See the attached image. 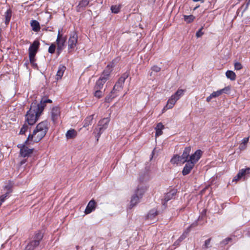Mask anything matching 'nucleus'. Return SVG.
Instances as JSON below:
<instances>
[{"mask_svg":"<svg viewBox=\"0 0 250 250\" xmlns=\"http://www.w3.org/2000/svg\"><path fill=\"white\" fill-rule=\"evenodd\" d=\"M60 109L58 107H54L51 111V118L52 121L55 122L60 116Z\"/></svg>","mask_w":250,"mask_h":250,"instance_id":"obj_19","label":"nucleus"},{"mask_svg":"<svg viewBox=\"0 0 250 250\" xmlns=\"http://www.w3.org/2000/svg\"><path fill=\"white\" fill-rule=\"evenodd\" d=\"M128 72L124 73L119 79L117 82L114 85L112 90L105 99L106 102H108L118 95V93L123 89L125 80L128 77Z\"/></svg>","mask_w":250,"mask_h":250,"instance_id":"obj_2","label":"nucleus"},{"mask_svg":"<svg viewBox=\"0 0 250 250\" xmlns=\"http://www.w3.org/2000/svg\"><path fill=\"white\" fill-rule=\"evenodd\" d=\"M96 206V203L95 201V200L93 199L90 200L87 206L86 207V208L84 211V213L86 214L90 213L92 211H93V210H94L95 209Z\"/></svg>","mask_w":250,"mask_h":250,"instance_id":"obj_16","label":"nucleus"},{"mask_svg":"<svg viewBox=\"0 0 250 250\" xmlns=\"http://www.w3.org/2000/svg\"><path fill=\"white\" fill-rule=\"evenodd\" d=\"M26 162V159H23L22 160V161H21L20 164V166H22V165H23L24 164H25Z\"/></svg>","mask_w":250,"mask_h":250,"instance_id":"obj_52","label":"nucleus"},{"mask_svg":"<svg viewBox=\"0 0 250 250\" xmlns=\"http://www.w3.org/2000/svg\"><path fill=\"white\" fill-rule=\"evenodd\" d=\"M52 103V101L50 99H42L40 103L39 104L37 103L38 105H39V107H42V111H43V109L44 108V107L46 105V103Z\"/></svg>","mask_w":250,"mask_h":250,"instance_id":"obj_29","label":"nucleus"},{"mask_svg":"<svg viewBox=\"0 0 250 250\" xmlns=\"http://www.w3.org/2000/svg\"><path fill=\"white\" fill-rule=\"evenodd\" d=\"M151 70L154 72H158L161 71V68L157 65H154L151 67Z\"/></svg>","mask_w":250,"mask_h":250,"instance_id":"obj_45","label":"nucleus"},{"mask_svg":"<svg viewBox=\"0 0 250 250\" xmlns=\"http://www.w3.org/2000/svg\"><path fill=\"white\" fill-rule=\"evenodd\" d=\"M56 49V45L52 43L50 45L48 48V52L51 54H53L55 52Z\"/></svg>","mask_w":250,"mask_h":250,"instance_id":"obj_42","label":"nucleus"},{"mask_svg":"<svg viewBox=\"0 0 250 250\" xmlns=\"http://www.w3.org/2000/svg\"><path fill=\"white\" fill-rule=\"evenodd\" d=\"M164 128V125L162 123H159L157 124L156 127L155 128L156 130L155 135L156 137L161 135L163 134L162 130Z\"/></svg>","mask_w":250,"mask_h":250,"instance_id":"obj_24","label":"nucleus"},{"mask_svg":"<svg viewBox=\"0 0 250 250\" xmlns=\"http://www.w3.org/2000/svg\"><path fill=\"white\" fill-rule=\"evenodd\" d=\"M235 70H239L243 68L242 64L239 62H235L234 64Z\"/></svg>","mask_w":250,"mask_h":250,"instance_id":"obj_41","label":"nucleus"},{"mask_svg":"<svg viewBox=\"0 0 250 250\" xmlns=\"http://www.w3.org/2000/svg\"><path fill=\"white\" fill-rule=\"evenodd\" d=\"M240 147L241 149H244L246 148V146H244L242 144L240 145Z\"/></svg>","mask_w":250,"mask_h":250,"instance_id":"obj_54","label":"nucleus"},{"mask_svg":"<svg viewBox=\"0 0 250 250\" xmlns=\"http://www.w3.org/2000/svg\"><path fill=\"white\" fill-rule=\"evenodd\" d=\"M76 249H77V250H78V249H79V246H77L76 247Z\"/></svg>","mask_w":250,"mask_h":250,"instance_id":"obj_58","label":"nucleus"},{"mask_svg":"<svg viewBox=\"0 0 250 250\" xmlns=\"http://www.w3.org/2000/svg\"><path fill=\"white\" fill-rule=\"evenodd\" d=\"M157 215V211L154 209L150 210L147 214V217L152 219Z\"/></svg>","mask_w":250,"mask_h":250,"instance_id":"obj_37","label":"nucleus"},{"mask_svg":"<svg viewBox=\"0 0 250 250\" xmlns=\"http://www.w3.org/2000/svg\"><path fill=\"white\" fill-rule=\"evenodd\" d=\"M226 76L227 78L230 79L231 81H234L236 79V74L232 71L228 70L226 72Z\"/></svg>","mask_w":250,"mask_h":250,"instance_id":"obj_28","label":"nucleus"},{"mask_svg":"<svg viewBox=\"0 0 250 250\" xmlns=\"http://www.w3.org/2000/svg\"><path fill=\"white\" fill-rule=\"evenodd\" d=\"M213 98V97H211V94L207 98V99H206V101L208 102H209L210 101L211 99Z\"/></svg>","mask_w":250,"mask_h":250,"instance_id":"obj_51","label":"nucleus"},{"mask_svg":"<svg viewBox=\"0 0 250 250\" xmlns=\"http://www.w3.org/2000/svg\"><path fill=\"white\" fill-rule=\"evenodd\" d=\"M194 2L201 1V2H204V0H193Z\"/></svg>","mask_w":250,"mask_h":250,"instance_id":"obj_55","label":"nucleus"},{"mask_svg":"<svg viewBox=\"0 0 250 250\" xmlns=\"http://www.w3.org/2000/svg\"><path fill=\"white\" fill-rule=\"evenodd\" d=\"M101 89H94L95 91L94 92V96L95 97L99 99L103 97L104 93L102 91H101Z\"/></svg>","mask_w":250,"mask_h":250,"instance_id":"obj_36","label":"nucleus"},{"mask_svg":"<svg viewBox=\"0 0 250 250\" xmlns=\"http://www.w3.org/2000/svg\"><path fill=\"white\" fill-rule=\"evenodd\" d=\"M36 128L37 130L41 131L46 134L49 128V123L46 121H42L37 125Z\"/></svg>","mask_w":250,"mask_h":250,"instance_id":"obj_12","label":"nucleus"},{"mask_svg":"<svg viewBox=\"0 0 250 250\" xmlns=\"http://www.w3.org/2000/svg\"><path fill=\"white\" fill-rule=\"evenodd\" d=\"M42 112V107H39L37 103H32L25 116V122L28 125H34Z\"/></svg>","mask_w":250,"mask_h":250,"instance_id":"obj_1","label":"nucleus"},{"mask_svg":"<svg viewBox=\"0 0 250 250\" xmlns=\"http://www.w3.org/2000/svg\"><path fill=\"white\" fill-rule=\"evenodd\" d=\"M170 162L173 164H178L179 162L183 163V160L180 158V156L176 155L171 158Z\"/></svg>","mask_w":250,"mask_h":250,"instance_id":"obj_32","label":"nucleus"},{"mask_svg":"<svg viewBox=\"0 0 250 250\" xmlns=\"http://www.w3.org/2000/svg\"><path fill=\"white\" fill-rule=\"evenodd\" d=\"M184 19L187 23H189L192 22L194 20L195 17L192 15H190L188 16L185 15L184 16Z\"/></svg>","mask_w":250,"mask_h":250,"instance_id":"obj_33","label":"nucleus"},{"mask_svg":"<svg viewBox=\"0 0 250 250\" xmlns=\"http://www.w3.org/2000/svg\"><path fill=\"white\" fill-rule=\"evenodd\" d=\"M42 238V233L40 231L37 232L34 236V240L29 243L26 246L25 250H34L39 245Z\"/></svg>","mask_w":250,"mask_h":250,"instance_id":"obj_3","label":"nucleus"},{"mask_svg":"<svg viewBox=\"0 0 250 250\" xmlns=\"http://www.w3.org/2000/svg\"><path fill=\"white\" fill-rule=\"evenodd\" d=\"M27 123H25V124L22 125V127L21 129V130L20 131V134H24L26 131H27V130L29 128L28 125L26 124Z\"/></svg>","mask_w":250,"mask_h":250,"instance_id":"obj_39","label":"nucleus"},{"mask_svg":"<svg viewBox=\"0 0 250 250\" xmlns=\"http://www.w3.org/2000/svg\"><path fill=\"white\" fill-rule=\"evenodd\" d=\"M203 29V27H202L196 33V36L197 38L201 37L203 35L204 33L202 31Z\"/></svg>","mask_w":250,"mask_h":250,"instance_id":"obj_44","label":"nucleus"},{"mask_svg":"<svg viewBox=\"0 0 250 250\" xmlns=\"http://www.w3.org/2000/svg\"><path fill=\"white\" fill-rule=\"evenodd\" d=\"M186 162L187 163L182 170V174L183 175H187L188 174L195 166V165L191 162L188 161Z\"/></svg>","mask_w":250,"mask_h":250,"instance_id":"obj_15","label":"nucleus"},{"mask_svg":"<svg viewBox=\"0 0 250 250\" xmlns=\"http://www.w3.org/2000/svg\"><path fill=\"white\" fill-rule=\"evenodd\" d=\"M93 247H92V248H91V250H93Z\"/></svg>","mask_w":250,"mask_h":250,"instance_id":"obj_59","label":"nucleus"},{"mask_svg":"<svg viewBox=\"0 0 250 250\" xmlns=\"http://www.w3.org/2000/svg\"><path fill=\"white\" fill-rule=\"evenodd\" d=\"M199 6H196V7L194 8V10L196 9L198 7H199Z\"/></svg>","mask_w":250,"mask_h":250,"instance_id":"obj_57","label":"nucleus"},{"mask_svg":"<svg viewBox=\"0 0 250 250\" xmlns=\"http://www.w3.org/2000/svg\"><path fill=\"white\" fill-rule=\"evenodd\" d=\"M93 116L94 115H91L90 116L87 117L85 119L83 122V125L84 127H86L92 124V121L93 120Z\"/></svg>","mask_w":250,"mask_h":250,"instance_id":"obj_26","label":"nucleus"},{"mask_svg":"<svg viewBox=\"0 0 250 250\" xmlns=\"http://www.w3.org/2000/svg\"><path fill=\"white\" fill-rule=\"evenodd\" d=\"M65 135L67 139H73L77 136V132L74 129H71L67 131Z\"/></svg>","mask_w":250,"mask_h":250,"instance_id":"obj_22","label":"nucleus"},{"mask_svg":"<svg viewBox=\"0 0 250 250\" xmlns=\"http://www.w3.org/2000/svg\"><path fill=\"white\" fill-rule=\"evenodd\" d=\"M121 8V5H112L111 7V10L112 13L117 14V13H118L120 12Z\"/></svg>","mask_w":250,"mask_h":250,"instance_id":"obj_35","label":"nucleus"},{"mask_svg":"<svg viewBox=\"0 0 250 250\" xmlns=\"http://www.w3.org/2000/svg\"><path fill=\"white\" fill-rule=\"evenodd\" d=\"M35 60H35V58H34V59H33V62H30L31 64H32V66L34 68H36L38 66L37 64L35 62Z\"/></svg>","mask_w":250,"mask_h":250,"instance_id":"obj_49","label":"nucleus"},{"mask_svg":"<svg viewBox=\"0 0 250 250\" xmlns=\"http://www.w3.org/2000/svg\"><path fill=\"white\" fill-rule=\"evenodd\" d=\"M101 135V132H98L97 134L96 135V137L97 138V140H98V138L100 137V136Z\"/></svg>","mask_w":250,"mask_h":250,"instance_id":"obj_53","label":"nucleus"},{"mask_svg":"<svg viewBox=\"0 0 250 250\" xmlns=\"http://www.w3.org/2000/svg\"><path fill=\"white\" fill-rule=\"evenodd\" d=\"M202 154V151L201 150H196L195 153L189 157L188 161L191 162L195 165L200 159Z\"/></svg>","mask_w":250,"mask_h":250,"instance_id":"obj_11","label":"nucleus"},{"mask_svg":"<svg viewBox=\"0 0 250 250\" xmlns=\"http://www.w3.org/2000/svg\"><path fill=\"white\" fill-rule=\"evenodd\" d=\"M222 94L220 90H218L216 91H214L211 93V97H213V98H215L217 97H218L219 96L221 95Z\"/></svg>","mask_w":250,"mask_h":250,"instance_id":"obj_43","label":"nucleus"},{"mask_svg":"<svg viewBox=\"0 0 250 250\" xmlns=\"http://www.w3.org/2000/svg\"><path fill=\"white\" fill-rule=\"evenodd\" d=\"M109 122V120L108 118H104L103 119L100 120L98 123V126H106V128H107V125Z\"/></svg>","mask_w":250,"mask_h":250,"instance_id":"obj_34","label":"nucleus"},{"mask_svg":"<svg viewBox=\"0 0 250 250\" xmlns=\"http://www.w3.org/2000/svg\"><path fill=\"white\" fill-rule=\"evenodd\" d=\"M191 151V147L188 146L186 147L182 155L180 156V158L183 160V163H185L186 162H188L189 158V154Z\"/></svg>","mask_w":250,"mask_h":250,"instance_id":"obj_17","label":"nucleus"},{"mask_svg":"<svg viewBox=\"0 0 250 250\" xmlns=\"http://www.w3.org/2000/svg\"><path fill=\"white\" fill-rule=\"evenodd\" d=\"M105 82H106L99 79L96 83L94 87V89H102Z\"/></svg>","mask_w":250,"mask_h":250,"instance_id":"obj_30","label":"nucleus"},{"mask_svg":"<svg viewBox=\"0 0 250 250\" xmlns=\"http://www.w3.org/2000/svg\"><path fill=\"white\" fill-rule=\"evenodd\" d=\"M116 61V60H114L112 62L107 64L99 78L100 79L104 82H106L108 80L110 73L113 70L114 63Z\"/></svg>","mask_w":250,"mask_h":250,"instance_id":"obj_5","label":"nucleus"},{"mask_svg":"<svg viewBox=\"0 0 250 250\" xmlns=\"http://www.w3.org/2000/svg\"><path fill=\"white\" fill-rule=\"evenodd\" d=\"M46 135L45 133H44L41 131L37 130L35 128L32 134H30L27 140L25 141V143L27 144V142L32 141L34 143H37L41 140Z\"/></svg>","mask_w":250,"mask_h":250,"instance_id":"obj_4","label":"nucleus"},{"mask_svg":"<svg viewBox=\"0 0 250 250\" xmlns=\"http://www.w3.org/2000/svg\"><path fill=\"white\" fill-rule=\"evenodd\" d=\"M66 41V37L65 36H63L62 34H61V31L59 30L56 40V43L57 45V50L58 54H60L63 49Z\"/></svg>","mask_w":250,"mask_h":250,"instance_id":"obj_6","label":"nucleus"},{"mask_svg":"<svg viewBox=\"0 0 250 250\" xmlns=\"http://www.w3.org/2000/svg\"><path fill=\"white\" fill-rule=\"evenodd\" d=\"M231 240V238H229V237L227 238L225 240H223L221 242V244H223V245H227Z\"/></svg>","mask_w":250,"mask_h":250,"instance_id":"obj_46","label":"nucleus"},{"mask_svg":"<svg viewBox=\"0 0 250 250\" xmlns=\"http://www.w3.org/2000/svg\"><path fill=\"white\" fill-rule=\"evenodd\" d=\"M99 128L98 129H96L97 131L98 130V132H101V134L103 133V132L106 129V126H99Z\"/></svg>","mask_w":250,"mask_h":250,"instance_id":"obj_47","label":"nucleus"},{"mask_svg":"<svg viewBox=\"0 0 250 250\" xmlns=\"http://www.w3.org/2000/svg\"><path fill=\"white\" fill-rule=\"evenodd\" d=\"M176 193L177 190L175 189H173L167 192L165 196L164 202L163 203V205L165 206L167 202L171 199H175Z\"/></svg>","mask_w":250,"mask_h":250,"instance_id":"obj_13","label":"nucleus"},{"mask_svg":"<svg viewBox=\"0 0 250 250\" xmlns=\"http://www.w3.org/2000/svg\"><path fill=\"white\" fill-rule=\"evenodd\" d=\"M184 91V90L179 89L172 96L178 101L183 95Z\"/></svg>","mask_w":250,"mask_h":250,"instance_id":"obj_31","label":"nucleus"},{"mask_svg":"<svg viewBox=\"0 0 250 250\" xmlns=\"http://www.w3.org/2000/svg\"><path fill=\"white\" fill-rule=\"evenodd\" d=\"M249 137H246V138H244L243 140H242V144L243 145H244V146H246V144L248 143V141H249Z\"/></svg>","mask_w":250,"mask_h":250,"instance_id":"obj_48","label":"nucleus"},{"mask_svg":"<svg viewBox=\"0 0 250 250\" xmlns=\"http://www.w3.org/2000/svg\"><path fill=\"white\" fill-rule=\"evenodd\" d=\"M40 42L38 41H34L29 48V58L30 62H33L40 46Z\"/></svg>","mask_w":250,"mask_h":250,"instance_id":"obj_7","label":"nucleus"},{"mask_svg":"<svg viewBox=\"0 0 250 250\" xmlns=\"http://www.w3.org/2000/svg\"><path fill=\"white\" fill-rule=\"evenodd\" d=\"M250 4V0H248V1H247V4H246V5H246L247 7H248V6H249Z\"/></svg>","mask_w":250,"mask_h":250,"instance_id":"obj_56","label":"nucleus"},{"mask_svg":"<svg viewBox=\"0 0 250 250\" xmlns=\"http://www.w3.org/2000/svg\"><path fill=\"white\" fill-rule=\"evenodd\" d=\"M78 42V35L75 32H72L70 34V37L68 41V48L69 52H71L74 50L76 46V44Z\"/></svg>","mask_w":250,"mask_h":250,"instance_id":"obj_8","label":"nucleus"},{"mask_svg":"<svg viewBox=\"0 0 250 250\" xmlns=\"http://www.w3.org/2000/svg\"><path fill=\"white\" fill-rule=\"evenodd\" d=\"M5 188L7 189L8 191L7 192H9V193L12 191L11 187L9 185L5 186Z\"/></svg>","mask_w":250,"mask_h":250,"instance_id":"obj_50","label":"nucleus"},{"mask_svg":"<svg viewBox=\"0 0 250 250\" xmlns=\"http://www.w3.org/2000/svg\"><path fill=\"white\" fill-rule=\"evenodd\" d=\"M30 24L33 31L35 32H38L40 31L41 29L40 25L37 21L32 20Z\"/></svg>","mask_w":250,"mask_h":250,"instance_id":"obj_25","label":"nucleus"},{"mask_svg":"<svg viewBox=\"0 0 250 250\" xmlns=\"http://www.w3.org/2000/svg\"><path fill=\"white\" fill-rule=\"evenodd\" d=\"M222 93L229 94L230 90V87L229 86H226L223 89H220Z\"/></svg>","mask_w":250,"mask_h":250,"instance_id":"obj_40","label":"nucleus"},{"mask_svg":"<svg viewBox=\"0 0 250 250\" xmlns=\"http://www.w3.org/2000/svg\"><path fill=\"white\" fill-rule=\"evenodd\" d=\"M250 172V168H248L246 169H241L237 174L234 177L232 181V183L233 182H237L239 181L242 177L244 176L246 173H249Z\"/></svg>","mask_w":250,"mask_h":250,"instance_id":"obj_14","label":"nucleus"},{"mask_svg":"<svg viewBox=\"0 0 250 250\" xmlns=\"http://www.w3.org/2000/svg\"><path fill=\"white\" fill-rule=\"evenodd\" d=\"M65 70L66 67L65 66L63 65H60L56 76V79L57 80L61 79Z\"/></svg>","mask_w":250,"mask_h":250,"instance_id":"obj_20","label":"nucleus"},{"mask_svg":"<svg viewBox=\"0 0 250 250\" xmlns=\"http://www.w3.org/2000/svg\"><path fill=\"white\" fill-rule=\"evenodd\" d=\"M177 101V100H176V99L172 95L168 99L167 104L164 108V109H165L166 108L167 109L172 108Z\"/></svg>","mask_w":250,"mask_h":250,"instance_id":"obj_21","label":"nucleus"},{"mask_svg":"<svg viewBox=\"0 0 250 250\" xmlns=\"http://www.w3.org/2000/svg\"><path fill=\"white\" fill-rule=\"evenodd\" d=\"M141 199L138 195L134 194L131 197L130 201V208H132L139 202L140 199Z\"/></svg>","mask_w":250,"mask_h":250,"instance_id":"obj_23","label":"nucleus"},{"mask_svg":"<svg viewBox=\"0 0 250 250\" xmlns=\"http://www.w3.org/2000/svg\"><path fill=\"white\" fill-rule=\"evenodd\" d=\"M198 225L197 222L192 223L190 225L183 233L180 236L178 239H177L174 243V245L178 246L180 245V243L184 240L188 235V233L191 230V229L193 227H195Z\"/></svg>","mask_w":250,"mask_h":250,"instance_id":"obj_9","label":"nucleus"},{"mask_svg":"<svg viewBox=\"0 0 250 250\" xmlns=\"http://www.w3.org/2000/svg\"><path fill=\"white\" fill-rule=\"evenodd\" d=\"M211 240V238H210L205 241L204 244L202 246V249L205 250V249H207L211 247V246H210Z\"/></svg>","mask_w":250,"mask_h":250,"instance_id":"obj_38","label":"nucleus"},{"mask_svg":"<svg viewBox=\"0 0 250 250\" xmlns=\"http://www.w3.org/2000/svg\"><path fill=\"white\" fill-rule=\"evenodd\" d=\"M5 16V23L6 25H7L11 20V18L12 16V11L11 9H8L4 14Z\"/></svg>","mask_w":250,"mask_h":250,"instance_id":"obj_27","label":"nucleus"},{"mask_svg":"<svg viewBox=\"0 0 250 250\" xmlns=\"http://www.w3.org/2000/svg\"><path fill=\"white\" fill-rule=\"evenodd\" d=\"M147 188L146 186L140 184L138 186L137 189L135 191V194L138 195L140 198H142L144 194L146 191Z\"/></svg>","mask_w":250,"mask_h":250,"instance_id":"obj_18","label":"nucleus"},{"mask_svg":"<svg viewBox=\"0 0 250 250\" xmlns=\"http://www.w3.org/2000/svg\"><path fill=\"white\" fill-rule=\"evenodd\" d=\"M28 145V142L26 144L25 142L22 146H20L18 145L19 147H21L20 149V155L21 156L23 157H29L33 151V149L29 148L26 145Z\"/></svg>","mask_w":250,"mask_h":250,"instance_id":"obj_10","label":"nucleus"}]
</instances>
